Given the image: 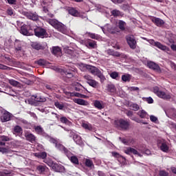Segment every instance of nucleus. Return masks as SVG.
I'll list each match as a JSON object with an SVG mask.
<instances>
[{"mask_svg": "<svg viewBox=\"0 0 176 176\" xmlns=\"http://www.w3.org/2000/svg\"><path fill=\"white\" fill-rule=\"evenodd\" d=\"M34 97V100L37 101V102H45L46 101V98L41 96V95H36Z\"/></svg>", "mask_w": 176, "mask_h": 176, "instance_id": "c85d7f7f", "label": "nucleus"}, {"mask_svg": "<svg viewBox=\"0 0 176 176\" xmlns=\"http://www.w3.org/2000/svg\"><path fill=\"white\" fill-rule=\"evenodd\" d=\"M25 137L27 141H29V142H31L32 144L36 142V137H35V135H34L31 133H25Z\"/></svg>", "mask_w": 176, "mask_h": 176, "instance_id": "dca6fc26", "label": "nucleus"}, {"mask_svg": "<svg viewBox=\"0 0 176 176\" xmlns=\"http://www.w3.org/2000/svg\"><path fill=\"white\" fill-rule=\"evenodd\" d=\"M122 80L123 82H130V80H131V75L129 74L122 75Z\"/></svg>", "mask_w": 176, "mask_h": 176, "instance_id": "e433bc0d", "label": "nucleus"}, {"mask_svg": "<svg viewBox=\"0 0 176 176\" xmlns=\"http://www.w3.org/2000/svg\"><path fill=\"white\" fill-rule=\"evenodd\" d=\"M35 64H38V65L43 67L47 65V61L45 59H39L38 60L35 61Z\"/></svg>", "mask_w": 176, "mask_h": 176, "instance_id": "2f4dec72", "label": "nucleus"}, {"mask_svg": "<svg viewBox=\"0 0 176 176\" xmlns=\"http://www.w3.org/2000/svg\"><path fill=\"white\" fill-rule=\"evenodd\" d=\"M113 3H123L124 2V0H111Z\"/></svg>", "mask_w": 176, "mask_h": 176, "instance_id": "69168bd1", "label": "nucleus"}, {"mask_svg": "<svg viewBox=\"0 0 176 176\" xmlns=\"http://www.w3.org/2000/svg\"><path fill=\"white\" fill-rule=\"evenodd\" d=\"M14 133H19L20 134L23 133V129L20 126L16 125L14 128Z\"/></svg>", "mask_w": 176, "mask_h": 176, "instance_id": "49530a36", "label": "nucleus"}, {"mask_svg": "<svg viewBox=\"0 0 176 176\" xmlns=\"http://www.w3.org/2000/svg\"><path fill=\"white\" fill-rule=\"evenodd\" d=\"M67 12L71 16H73V17H79L80 16V13H79V11L76 10V8L74 7H70L67 9Z\"/></svg>", "mask_w": 176, "mask_h": 176, "instance_id": "ddd939ff", "label": "nucleus"}, {"mask_svg": "<svg viewBox=\"0 0 176 176\" xmlns=\"http://www.w3.org/2000/svg\"><path fill=\"white\" fill-rule=\"evenodd\" d=\"M34 35L38 36V38H45V36H47V32L45 29L38 27L37 28L34 29Z\"/></svg>", "mask_w": 176, "mask_h": 176, "instance_id": "39448f33", "label": "nucleus"}, {"mask_svg": "<svg viewBox=\"0 0 176 176\" xmlns=\"http://www.w3.org/2000/svg\"><path fill=\"white\" fill-rule=\"evenodd\" d=\"M157 96H158L160 98H163L164 100H170V98H171V96L166 94L164 91H160Z\"/></svg>", "mask_w": 176, "mask_h": 176, "instance_id": "aec40b11", "label": "nucleus"}, {"mask_svg": "<svg viewBox=\"0 0 176 176\" xmlns=\"http://www.w3.org/2000/svg\"><path fill=\"white\" fill-rule=\"evenodd\" d=\"M151 20L152 23H153L154 24H155L157 25V27H163V25H164V21H163L160 18H157L155 16H153L151 18Z\"/></svg>", "mask_w": 176, "mask_h": 176, "instance_id": "f8f14e48", "label": "nucleus"}, {"mask_svg": "<svg viewBox=\"0 0 176 176\" xmlns=\"http://www.w3.org/2000/svg\"><path fill=\"white\" fill-rule=\"evenodd\" d=\"M47 23H48V24H50V25H52V27H53L54 28H56L57 25H58V23H60L59 21H58L56 19H48L47 21Z\"/></svg>", "mask_w": 176, "mask_h": 176, "instance_id": "393cba45", "label": "nucleus"}, {"mask_svg": "<svg viewBox=\"0 0 176 176\" xmlns=\"http://www.w3.org/2000/svg\"><path fill=\"white\" fill-rule=\"evenodd\" d=\"M114 124L117 129H120V130H129V127H130V122L123 118L116 120Z\"/></svg>", "mask_w": 176, "mask_h": 176, "instance_id": "f03ea898", "label": "nucleus"}, {"mask_svg": "<svg viewBox=\"0 0 176 176\" xmlns=\"http://www.w3.org/2000/svg\"><path fill=\"white\" fill-rule=\"evenodd\" d=\"M146 101L148 104H153V99L151 97L146 98Z\"/></svg>", "mask_w": 176, "mask_h": 176, "instance_id": "e2e57ef3", "label": "nucleus"}, {"mask_svg": "<svg viewBox=\"0 0 176 176\" xmlns=\"http://www.w3.org/2000/svg\"><path fill=\"white\" fill-rule=\"evenodd\" d=\"M9 83L10 85H11V86H14V87L19 86L20 85V82L13 79L9 80Z\"/></svg>", "mask_w": 176, "mask_h": 176, "instance_id": "8fccbe9b", "label": "nucleus"}, {"mask_svg": "<svg viewBox=\"0 0 176 176\" xmlns=\"http://www.w3.org/2000/svg\"><path fill=\"white\" fill-rule=\"evenodd\" d=\"M67 157L69 159L70 162L73 163V164H79V160L78 159V157L75 155H72L69 157V156L67 155Z\"/></svg>", "mask_w": 176, "mask_h": 176, "instance_id": "7c9ffc66", "label": "nucleus"}, {"mask_svg": "<svg viewBox=\"0 0 176 176\" xmlns=\"http://www.w3.org/2000/svg\"><path fill=\"white\" fill-rule=\"evenodd\" d=\"M55 30H57V31H59V32H61L62 34H67V26L61 22L58 23Z\"/></svg>", "mask_w": 176, "mask_h": 176, "instance_id": "2eb2a0df", "label": "nucleus"}, {"mask_svg": "<svg viewBox=\"0 0 176 176\" xmlns=\"http://www.w3.org/2000/svg\"><path fill=\"white\" fill-rule=\"evenodd\" d=\"M128 90H129V91H140V88L138 87H130L128 88Z\"/></svg>", "mask_w": 176, "mask_h": 176, "instance_id": "4d7b16f0", "label": "nucleus"}, {"mask_svg": "<svg viewBox=\"0 0 176 176\" xmlns=\"http://www.w3.org/2000/svg\"><path fill=\"white\" fill-rule=\"evenodd\" d=\"M147 67L150 68V69H153L155 71V72H162V69H160V66L159 65L155 63L152 61L147 62Z\"/></svg>", "mask_w": 176, "mask_h": 176, "instance_id": "9d476101", "label": "nucleus"}, {"mask_svg": "<svg viewBox=\"0 0 176 176\" xmlns=\"http://www.w3.org/2000/svg\"><path fill=\"white\" fill-rule=\"evenodd\" d=\"M65 74L66 76V78H68L69 79H71V78L74 77V72L71 70L65 71Z\"/></svg>", "mask_w": 176, "mask_h": 176, "instance_id": "ea45409f", "label": "nucleus"}, {"mask_svg": "<svg viewBox=\"0 0 176 176\" xmlns=\"http://www.w3.org/2000/svg\"><path fill=\"white\" fill-rule=\"evenodd\" d=\"M138 115L141 119H149V115L144 110L139 111Z\"/></svg>", "mask_w": 176, "mask_h": 176, "instance_id": "412c9836", "label": "nucleus"}, {"mask_svg": "<svg viewBox=\"0 0 176 176\" xmlns=\"http://www.w3.org/2000/svg\"><path fill=\"white\" fill-rule=\"evenodd\" d=\"M0 119L3 123L9 122L12 119V114L2 107H0Z\"/></svg>", "mask_w": 176, "mask_h": 176, "instance_id": "7ed1b4c3", "label": "nucleus"}, {"mask_svg": "<svg viewBox=\"0 0 176 176\" xmlns=\"http://www.w3.org/2000/svg\"><path fill=\"white\" fill-rule=\"evenodd\" d=\"M126 22L123 21H119L118 22V28L121 30V31H124L126 30Z\"/></svg>", "mask_w": 176, "mask_h": 176, "instance_id": "4c0bfd02", "label": "nucleus"}, {"mask_svg": "<svg viewBox=\"0 0 176 176\" xmlns=\"http://www.w3.org/2000/svg\"><path fill=\"white\" fill-rule=\"evenodd\" d=\"M160 149L162 152H167L168 151V146H167L166 143H162L160 146Z\"/></svg>", "mask_w": 176, "mask_h": 176, "instance_id": "c03bdc74", "label": "nucleus"}, {"mask_svg": "<svg viewBox=\"0 0 176 176\" xmlns=\"http://www.w3.org/2000/svg\"><path fill=\"white\" fill-rule=\"evenodd\" d=\"M52 54L55 56H60L61 54V48L60 47H53Z\"/></svg>", "mask_w": 176, "mask_h": 176, "instance_id": "bb28decb", "label": "nucleus"}, {"mask_svg": "<svg viewBox=\"0 0 176 176\" xmlns=\"http://www.w3.org/2000/svg\"><path fill=\"white\" fill-rule=\"evenodd\" d=\"M28 25L23 24L21 27V30H20V32L21 34H22V35H25L26 36H28V35H30V32H28Z\"/></svg>", "mask_w": 176, "mask_h": 176, "instance_id": "a211bd4d", "label": "nucleus"}, {"mask_svg": "<svg viewBox=\"0 0 176 176\" xmlns=\"http://www.w3.org/2000/svg\"><path fill=\"white\" fill-rule=\"evenodd\" d=\"M32 46L35 50H45V47L41 43H34Z\"/></svg>", "mask_w": 176, "mask_h": 176, "instance_id": "a878e982", "label": "nucleus"}, {"mask_svg": "<svg viewBox=\"0 0 176 176\" xmlns=\"http://www.w3.org/2000/svg\"><path fill=\"white\" fill-rule=\"evenodd\" d=\"M160 176H168V173L166 170H160L159 173Z\"/></svg>", "mask_w": 176, "mask_h": 176, "instance_id": "bf43d9fd", "label": "nucleus"}, {"mask_svg": "<svg viewBox=\"0 0 176 176\" xmlns=\"http://www.w3.org/2000/svg\"><path fill=\"white\" fill-rule=\"evenodd\" d=\"M6 13L8 16H14V12L13 11V9L12 8H10L7 10Z\"/></svg>", "mask_w": 176, "mask_h": 176, "instance_id": "603ef678", "label": "nucleus"}, {"mask_svg": "<svg viewBox=\"0 0 176 176\" xmlns=\"http://www.w3.org/2000/svg\"><path fill=\"white\" fill-rule=\"evenodd\" d=\"M153 91L155 93V94H157V96L159 94V92L160 91V90H159V87H155L153 88Z\"/></svg>", "mask_w": 176, "mask_h": 176, "instance_id": "338daca9", "label": "nucleus"}, {"mask_svg": "<svg viewBox=\"0 0 176 176\" xmlns=\"http://www.w3.org/2000/svg\"><path fill=\"white\" fill-rule=\"evenodd\" d=\"M21 82L23 83H25V85H32V83H34L32 81H31V80H28L27 78H23V80H21Z\"/></svg>", "mask_w": 176, "mask_h": 176, "instance_id": "864d4df0", "label": "nucleus"}, {"mask_svg": "<svg viewBox=\"0 0 176 176\" xmlns=\"http://www.w3.org/2000/svg\"><path fill=\"white\" fill-rule=\"evenodd\" d=\"M36 170L38 171L39 174H45V171H46V166L39 165L37 166Z\"/></svg>", "mask_w": 176, "mask_h": 176, "instance_id": "c9c22d12", "label": "nucleus"}, {"mask_svg": "<svg viewBox=\"0 0 176 176\" xmlns=\"http://www.w3.org/2000/svg\"><path fill=\"white\" fill-rule=\"evenodd\" d=\"M87 35H88L89 38H91V39H96V41H98V39H100V36L94 33L87 32Z\"/></svg>", "mask_w": 176, "mask_h": 176, "instance_id": "473e14b6", "label": "nucleus"}, {"mask_svg": "<svg viewBox=\"0 0 176 176\" xmlns=\"http://www.w3.org/2000/svg\"><path fill=\"white\" fill-rule=\"evenodd\" d=\"M0 146H5L6 142L10 141V138L8 136L2 135L0 137Z\"/></svg>", "mask_w": 176, "mask_h": 176, "instance_id": "4be33fe9", "label": "nucleus"}, {"mask_svg": "<svg viewBox=\"0 0 176 176\" xmlns=\"http://www.w3.org/2000/svg\"><path fill=\"white\" fill-rule=\"evenodd\" d=\"M0 69H3L4 71H10V69H12V67H9L5 65L0 64Z\"/></svg>", "mask_w": 176, "mask_h": 176, "instance_id": "3c124183", "label": "nucleus"}, {"mask_svg": "<svg viewBox=\"0 0 176 176\" xmlns=\"http://www.w3.org/2000/svg\"><path fill=\"white\" fill-rule=\"evenodd\" d=\"M54 106L56 108H58V109L63 110L64 109V104L60 103V102L56 101L54 102Z\"/></svg>", "mask_w": 176, "mask_h": 176, "instance_id": "a19ab883", "label": "nucleus"}, {"mask_svg": "<svg viewBox=\"0 0 176 176\" xmlns=\"http://www.w3.org/2000/svg\"><path fill=\"white\" fill-rule=\"evenodd\" d=\"M129 107L133 111H139L140 109V105L136 103H131Z\"/></svg>", "mask_w": 176, "mask_h": 176, "instance_id": "79ce46f5", "label": "nucleus"}, {"mask_svg": "<svg viewBox=\"0 0 176 176\" xmlns=\"http://www.w3.org/2000/svg\"><path fill=\"white\" fill-rule=\"evenodd\" d=\"M150 120L151 122H157V118L155 116H150Z\"/></svg>", "mask_w": 176, "mask_h": 176, "instance_id": "0e129e2a", "label": "nucleus"}, {"mask_svg": "<svg viewBox=\"0 0 176 176\" xmlns=\"http://www.w3.org/2000/svg\"><path fill=\"white\" fill-rule=\"evenodd\" d=\"M23 14L29 20H32L33 21H38L39 20V16L36 14V12H23Z\"/></svg>", "mask_w": 176, "mask_h": 176, "instance_id": "423d86ee", "label": "nucleus"}, {"mask_svg": "<svg viewBox=\"0 0 176 176\" xmlns=\"http://www.w3.org/2000/svg\"><path fill=\"white\" fill-rule=\"evenodd\" d=\"M125 153H126V155H129V153H133V155H138V151L133 148L129 147L126 149Z\"/></svg>", "mask_w": 176, "mask_h": 176, "instance_id": "72a5a7b5", "label": "nucleus"}, {"mask_svg": "<svg viewBox=\"0 0 176 176\" xmlns=\"http://www.w3.org/2000/svg\"><path fill=\"white\" fill-rule=\"evenodd\" d=\"M126 42L131 49H135L137 47V41H135V38L134 36H127L126 37Z\"/></svg>", "mask_w": 176, "mask_h": 176, "instance_id": "6e6552de", "label": "nucleus"}, {"mask_svg": "<svg viewBox=\"0 0 176 176\" xmlns=\"http://www.w3.org/2000/svg\"><path fill=\"white\" fill-rule=\"evenodd\" d=\"M107 90L110 93H116V87H115V85L110 83L107 85Z\"/></svg>", "mask_w": 176, "mask_h": 176, "instance_id": "cd10ccee", "label": "nucleus"}, {"mask_svg": "<svg viewBox=\"0 0 176 176\" xmlns=\"http://www.w3.org/2000/svg\"><path fill=\"white\" fill-rule=\"evenodd\" d=\"M7 2L9 5H16V3H17V0H7Z\"/></svg>", "mask_w": 176, "mask_h": 176, "instance_id": "680f3d73", "label": "nucleus"}, {"mask_svg": "<svg viewBox=\"0 0 176 176\" xmlns=\"http://www.w3.org/2000/svg\"><path fill=\"white\" fill-rule=\"evenodd\" d=\"M34 156L38 157V159H46L47 157V153L45 151L41 153H35Z\"/></svg>", "mask_w": 176, "mask_h": 176, "instance_id": "b1692460", "label": "nucleus"}, {"mask_svg": "<svg viewBox=\"0 0 176 176\" xmlns=\"http://www.w3.org/2000/svg\"><path fill=\"white\" fill-rule=\"evenodd\" d=\"M53 170H54V171H56V173H60V166H58V164H54L52 166Z\"/></svg>", "mask_w": 176, "mask_h": 176, "instance_id": "13d9d810", "label": "nucleus"}, {"mask_svg": "<svg viewBox=\"0 0 176 176\" xmlns=\"http://www.w3.org/2000/svg\"><path fill=\"white\" fill-rule=\"evenodd\" d=\"M72 96H74V97H80V98H85L86 97L85 95L81 94L78 92H74L72 93Z\"/></svg>", "mask_w": 176, "mask_h": 176, "instance_id": "6e6d98bb", "label": "nucleus"}, {"mask_svg": "<svg viewBox=\"0 0 176 176\" xmlns=\"http://www.w3.org/2000/svg\"><path fill=\"white\" fill-rule=\"evenodd\" d=\"M80 87H83V86L80 84H78L77 87H75L76 91H80Z\"/></svg>", "mask_w": 176, "mask_h": 176, "instance_id": "774afa93", "label": "nucleus"}, {"mask_svg": "<svg viewBox=\"0 0 176 176\" xmlns=\"http://www.w3.org/2000/svg\"><path fill=\"white\" fill-rule=\"evenodd\" d=\"M94 105L95 108L99 109V111H101V109H104V108H105V104H104V102L97 100L94 102Z\"/></svg>", "mask_w": 176, "mask_h": 176, "instance_id": "f3484780", "label": "nucleus"}, {"mask_svg": "<svg viewBox=\"0 0 176 176\" xmlns=\"http://www.w3.org/2000/svg\"><path fill=\"white\" fill-rule=\"evenodd\" d=\"M85 164L86 167H88V168H93V167H94V164L90 159H85Z\"/></svg>", "mask_w": 176, "mask_h": 176, "instance_id": "c756f323", "label": "nucleus"}, {"mask_svg": "<svg viewBox=\"0 0 176 176\" xmlns=\"http://www.w3.org/2000/svg\"><path fill=\"white\" fill-rule=\"evenodd\" d=\"M148 43L150 45H152V46H155V47H157L160 50H163L164 52L167 50L168 47L166 45H163L159 41H155L153 39H150L148 41Z\"/></svg>", "mask_w": 176, "mask_h": 176, "instance_id": "0eeeda50", "label": "nucleus"}, {"mask_svg": "<svg viewBox=\"0 0 176 176\" xmlns=\"http://www.w3.org/2000/svg\"><path fill=\"white\" fill-rule=\"evenodd\" d=\"M86 46L89 49H96L97 47V42L91 39H87L85 41Z\"/></svg>", "mask_w": 176, "mask_h": 176, "instance_id": "4468645a", "label": "nucleus"}, {"mask_svg": "<svg viewBox=\"0 0 176 176\" xmlns=\"http://www.w3.org/2000/svg\"><path fill=\"white\" fill-rule=\"evenodd\" d=\"M34 130L37 134L39 135H42L43 134V128H42L41 126H36L34 127Z\"/></svg>", "mask_w": 176, "mask_h": 176, "instance_id": "58836bf2", "label": "nucleus"}, {"mask_svg": "<svg viewBox=\"0 0 176 176\" xmlns=\"http://www.w3.org/2000/svg\"><path fill=\"white\" fill-rule=\"evenodd\" d=\"M85 68L86 69H88L89 72L92 74V75H94L95 76H98V78L100 79L101 83H104L105 80H107L105 76L102 74V73L101 72V70H99L98 68L89 65H85Z\"/></svg>", "mask_w": 176, "mask_h": 176, "instance_id": "f257e3e1", "label": "nucleus"}, {"mask_svg": "<svg viewBox=\"0 0 176 176\" xmlns=\"http://www.w3.org/2000/svg\"><path fill=\"white\" fill-rule=\"evenodd\" d=\"M14 49L16 52H21V50H23V44L21 43V41L19 40L15 41Z\"/></svg>", "mask_w": 176, "mask_h": 176, "instance_id": "6ab92c4d", "label": "nucleus"}, {"mask_svg": "<svg viewBox=\"0 0 176 176\" xmlns=\"http://www.w3.org/2000/svg\"><path fill=\"white\" fill-rule=\"evenodd\" d=\"M56 149H58L61 152H63L66 156H68L69 155L71 154V151L68 150V148H65L64 145L60 144V142H58V144L55 146Z\"/></svg>", "mask_w": 176, "mask_h": 176, "instance_id": "9b49d317", "label": "nucleus"}, {"mask_svg": "<svg viewBox=\"0 0 176 176\" xmlns=\"http://www.w3.org/2000/svg\"><path fill=\"white\" fill-rule=\"evenodd\" d=\"M49 139V142H51V144H54L55 145V146L58 144V141L57 140V139L52 138L50 136H48Z\"/></svg>", "mask_w": 176, "mask_h": 176, "instance_id": "de8ad7c7", "label": "nucleus"}, {"mask_svg": "<svg viewBox=\"0 0 176 176\" xmlns=\"http://www.w3.org/2000/svg\"><path fill=\"white\" fill-rule=\"evenodd\" d=\"M70 137H73V140L77 145H79L80 146L83 145V140H82V137H80V135L76 134L72 131H70Z\"/></svg>", "mask_w": 176, "mask_h": 176, "instance_id": "1a4fd4ad", "label": "nucleus"}, {"mask_svg": "<svg viewBox=\"0 0 176 176\" xmlns=\"http://www.w3.org/2000/svg\"><path fill=\"white\" fill-rule=\"evenodd\" d=\"M111 14L113 16V17H119L122 14L120 13V11L118 10H113L111 11Z\"/></svg>", "mask_w": 176, "mask_h": 176, "instance_id": "37998d69", "label": "nucleus"}, {"mask_svg": "<svg viewBox=\"0 0 176 176\" xmlns=\"http://www.w3.org/2000/svg\"><path fill=\"white\" fill-rule=\"evenodd\" d=\"M75 102L78 105H88L89 102L83 99H76Z\"/></svg>", "mask_w": 176, "mask_h": 176, "instance_id": "f704fd0d", "label": "nucleus"}, {"mask_svg": "<svg viewBox=\"0 0 176 176\" xmlns=\"http://www.w3.org/2000/svg\"><path fill=\"white\" fill-rule=\"evenodd\" d=\"M60 123H64L65 124H68L69 123V120L66 117H60Z\"/></svg>", "mask_w": 176, "mask_h": 176, "instance_id": "09e8293b", "label": "nucleus"}, {"mask_svg": "<svg viewBox=\"0 0 176 176\" xmlns=\"http://www.w3.org/2000/svg\"><path fill=\"white\" fill-rule=\"evenodd\" d=\"M110 77H111L112 79H118L119 78V73L118 72H113L110 74Z\"/></svg>", "mask_w": 176, "mask_h": 176, "instance_id": "a18cd8bd", "label": "nucleus"}, {"mask_svg": "<svg viewBox=\"0 0 176 176\" xmlns=\"http://www.w3.org/2000/svg\"><path fill=\"white\" fill-rule=\"evenodd\" d=\"M84 79H85L86 82L91 86V87H93L94 89H97L98 87V82H97L96 80L93 79V77L89 75H85L84 76Z\"/></svg>", "mask_w": 176, "mask_h": 176, "instance_id": "20e7f679", "label": "nucleus"}, {"mask_svg": "<svg viewBox=\"0 0 176 176\" xmlns=\"http://www.w3.org/2000/svg\"><path fill=\"white\" fill-rule=\"evenodd\" d=\"M82 127L86 130H89V131L93 130V127H91V125L86 123L82 124Z\"/></svg>", "mask_w": 176, "mask_h": 176, "instance_id": "5fc2aeb1", "label": "nucleus"}, {"mask_svg": "<svg viewBox=\"0 0 176 176\" xmlns=\"http://www.w3.org/2000/svg\"><path fill=\"white\" fill-rule=\"evenodd\" d=\"M0 152H1V153H8V152H9V150L8 149V148L0 147Z\"/></svg>", "mask_w": 176, "mask_h": 176, "instance_id": "052dcab7", "label": "nucleus"}, {"mask_svg": "<svg viewBox=\"0 0 176 176\" xmlns=\"http://www.w3.org/2000/svg\"><path fill=\"white\" fill-rule=\"evenodd\" d=\"M3 57L6 60H7V62L6 63L7 65H9L10 67H13V65H14V62L13 59L10 58V56L8 55H4Z\"/></svg>", "mask_w": 176, "mask_h": 176, "instance_id": "5701e85b", "label": "nucleus"}]
</instances>
